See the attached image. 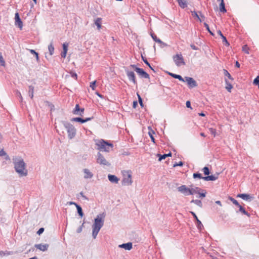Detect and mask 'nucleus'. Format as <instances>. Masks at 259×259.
Listing matches in <instances>:
<instances>
[{
    "label": "nucleus",
    "instance_id": "f257e3e1",
    "mask_svg": "<svg viewBox=\"0 0 259 259\" xmlns=\"http://www.w3.org/2000/svg\"><path fill=\"white\" fill-rule=\"evenodd\" d=\"M13 162L14 164V168L20 177L26 176L28 174L26 168V164L22 158L17 157L13 158Z\"/></svg>",
    "mask_w": 259,
    "mask_h": 259
},
{
    "label": "nucleus",
    "instance_id": "f03ea898",
    "mask_svg": "<svg viewBox=\"0 0 259 259\" xmlns=\"http://www.w3.org/2000/svg\"><path fill=\"white\" fill-rule=\"evenodd\" d=\"M96 145L98 146V149L101 151L109 152L110 149L113 147V145L112 143L104 140L99 141Z\"/></svg>",
    "mask_w": 259,
    "mask_h": 259
},
{
    "label": "nucleus",
    "instance_id": "7ed1b4c3",
    "mask_svg": "<svg viewBox=\"0 0 259 259\" xmlns=\"http://www.w3.org/2000/svg\"><path fill=\"white\" fill-rule=\"evenodd\" d=\"M62 124L67 130L69 139H72L74 138L76 135V131L74 126L67 121H62Z\"/></svg>",
    "mask_w": 259,
    "mask_h": 259
},
{
    "label": "nucleus",
    "instance_id": "20e7f679",
    "mask_svg": "<svg viewBox=\"0 0 259 259\" xmlns=\"http://www.w3.org/2000/svg\"><path fill=\"white\" fill-rule=\"evenodd\" d=\"M130 67L132 68L141 78H149V75L143 69L137 67L136 65L131 64Z\"/></svg>",
    "mask_w": 259,
    "mask_h": 259
},
{
    "label": "nucleus",
    "instance_id": "39448f33",
    "mask_svg": "<svg viewBox=\"0 0 259 259\" xmlns=\"http://www.w3.org/2000/svg\"><path fill=\"white\" fill-rule=\"evenodd\" d=\"M97 163L103 165L110 166L111 164L108 162L104 156L100 152H98L97 155Z\"/></svg>",
    "mask_w": 259,
    "mask_h": 259
},
{
    "label": "nucleus",
    "instance_id": "423d86ee",
    "mask_svg": "<svg viewBox=\"0 0 259 259\" xmlns=\"http://www.w3.org/2000/svg\"><path fill=\"white\" fill-rule=\"evenodd\" d=\"M105 217V214L104 213L98 215L95 219L93 225L101 228L104 225V218Z\"/></svg>",
    "mask_w": 259,
    "mask_h": 259
},
{
    "label": "nucleus",
    "instance_id": "0eeeda50",
    "mask_svg": "<svg viewBox=\"0 0 259 259\" xmlns=\"http://www.w3.org/2000/svg\"><path fill=\"white\" fill-rule=\"evenodd\" d=\"M173 60L177 66H180L181 65H185L184 59L182 54H177L173 56Z\"/></svg>",
    "mask_w": 259,
    "mask_h": 259
},
{
    "label": "nucleus",
    "instance_id": "6e6552de",
    "mask_svg": "<svg viewBox=\"0 0 259 259\" xmlns=\"http://www.w3.org/2000/svg\"><path fill=\"white\" fill-rule=\"evenodd\" d=\"M127 177H124L122 180V184L123 185L129 186L132 185L133 181L132 180L131 171L130 170L127 171Z\"/></svg>",
    "mask_w": 259,
    "mask_h": 259
},
{
    "label": "nucleus",
    "instance_id": "1a4fd4ad",
    "mask_svg": "<svg viewBox=\"0 0 259 259\" xmlns=\"http://www.w3.org/2000/svg\"><path fill=\"white\" fill-rule=\"evenodd\" d=\"M184 80L187 82L188 85L190 88H193L197 86L196 81L190 77H185Z\"/></svg>",
    "mask_w": 259,
    "mask_h": 259
},
{
    "label": "nucleus",
    "instance_id": "9d476101",
    "mask_svg": "<svg viewBox=\"0 0 259 259\" xmlns=\"http://www.w3.org/2000/svg\"><path fill=\"white\" fill-rule=\"evenodd\" d=\"M125 71L128 79L134 84H137L135 73L133 71H130L127 68H125Z\"/></svg>",
    "mask_w": 259,
    "mask_h": 259
},
{
    "label": "nucleus",
    "instance_id": "9b49d317",
    "mask_svg": "<svg viewBox=\"0 0 259 259\" xmlns=\"http://www.w3.org/2000/svg\"><path fill=\"white\" fill-rule=\"evenodd\" d=\"M84 109L83 108H80L78 104H76L74 109L72 111V113L74 115L83 116Z\"/></svg>",
    "mask_w": 259,
    "mask_h": 259
},
{
    "label": "nucleus",
    "instance_id": "f8f14e48",
    "mask_svg": "<svg viewBox=\"0 0 259 259\" xmlns=\"http://www.w3.org/2000/svg\"><path fill=\"white\" fill-rule=\"evenodd\" d=\"M178 190L186 196L190 195V188H188L186 185H182L179 187L178 188Z\"/></svg>",
    "mask_w": 259,
    "mask_h": 259
},
{
    "label": "nucleus",
    "instance_id": "ddd939ff",
    "mask_svg": "<svg viewBox=\"0 0 259 259\" xmlns=\"http://www.w3.org/2000/svg\"><path fill=\"white\" fill-rule=\"evenodd\" d=\"M190 213L193 216L195 220V221H196V226H197V228L199 230H201L202 229V228H203V226L202 223L198 219V218H197V215H196V214H195V212H194L193 211H190Z\"/></svg>",
    "mask_w": 259,
    "mask_h": 259
},
{
    "label": "nucleus",
    "instance_id": "4468645a",
    "mask_svg": "<svg viewBox=\"0 0 259 259\" xmlns=\"http://www.w3.org/2000/svg\"><path fill=\"white\" fill-rule=\"evenodd\" d=\"M15 25L18 26V27L20 28V29H22V26H23V23L20 18L19 14L18 13H15Z\"/></svg>",
    "mask_w": 259,
    "mask_h": 259
},
{
    "label": "nucleus",
    "instance_id": "2eb2a0df",
    "mask_svg": "<svg viewBox=\"0 0 259 259\" xmlns=\"http://www.w3.org/2000/svg\"><path fill=\"white\" fill-rule=\"evenodd\" d=\"M151 36L152 37L153 39L156 42L160 44V47L163 48L164 47L166 46V44L163 41H162L159 38H157L156 35L153 33H151Z\"/></svg>",
    "mask_w": 259,
    "mask_h": 259
},
{
    "label": "nucleus",
    "instance_id": "dca6fc26",
    "mask_svg": "<svg viewBox=\"0 0 259 259\" xmlns=\"http://www.w3.org/2000/svg\"><path fill=\"white\" fill-rule=\"evenodd\" d=\"M49 245L48 244H37L35 245V247L37 249L42 251H45L48 250Z\"/></svg>",
    "mask_w": 259,
    "mask_h": 259
},
{
    "label": "nucleus",
    "instance_id": "f3484780",
    "mask_svg": "<svg viewBox=\"0 0 259 259\" xmlns=\"http://www.w3.org/2000/svg\"><path fill=\"white\" fill-rule=\"evenodd\" d=\"M133 244L132 242H127L126 243H123L122 244L119 245L118 247L120 248H122L125 249V250H130L132 248Z\"/></svg>",
    "mask_w": 259,
    "mask_h": 259
},
{
    "label": "nucleus",
    "instance_id": "a211bd4d",
    "mask_svg": "<svg viewBox=\"0 0 259 259\" xmlns=\"http://www.w3.org/2000/svg\"><path fill=\"white\" fill-rule=\"evenodd\" d=\"M109 180L113 183L117 184L119 179L115 175H109L108 176Z\"/></svg>",
    "mask_w": 259,
    "mask_h": 259
},
{
    "label": "nucleus",
    "instance_id": "6ab92c4d",
    "mask_svg": "<svg viewBox=\"0 0 259 259\" xmlns=\"http://www.w3.org/2000/svg\"><path fill=\"white\" fill-rule=\"evenodd\" d=\"M92 228H93V233H92V236H93V237L95 239L99 232V231L101 229V228L100 227H98L97 226H95L94 225H93L92 226Z\"/></svg>",
    "mask_w": 259,
    "mask_h": 259
},
{
    "label": "nucleus",
    "instance_id": "aec40b11",
    "mask_svg": "<svg viewBox=\"0 0 259 259\" xmlns=\"http://www.w3.org/2000/svg\"><path fill=\"white\" fill-rule=\"evenodd\" d=\"M237 197H240L243 200H251L252 197L250 196V195L247 194H239L237 195Z\"/></svg>",
    "mask_w": 259,
    "mask_h": 259
},
{
    "label": "nucleus",
    "instance_id": "412c9836",
    "mask_svg": "<svg viewBox=\"0 0 259 259\" xmlns=\"http://www.w3.org/2000/svg\"><path fill=\"white\" fill-rule=\"evenodd\" d=\"M83 172L85 174L84 176V179L92 178L93 177V174L88 169H83Z\"/></svg>",
    "mask_w": 259,
    "mask_h": 259
},
{
    "label": "nucleus",
    "instance_id": "4be33fe9",
    "mask_svg": "<svg viewBox=\"0 0 259 259\" xmlns=\"http://www.w3.org/2000/svg\"><path fill=\"white\" fill-rule=\"evenodd\" d=\"M217 33L219 35H220L221 36L223 39V42L224 43V44L227 46H229L230 44L228 40H227L226 37L224 36L223 33H222L221 31L219 30L217 31Z\"/></svg>",
    "mask_w": 259,
    "mask_h": 259
},
{
    "label": "nucleus",
    "instance_id": "5701e85b",
    "mask_svg": "<svg viewBox=\"0 0 259 259\" xmlns=\"http://www.w3.org/2000/svg\"><path fill=\"white\" fill-rule=\"evenodd\" d=\"M218 179V176H215L214 175H210L209 176L207 175V176L204 177L203 178V180L206 181H215Z\"/></svg>",
    "mask_w": 259,
    "mask_h": 259
},
{
    "label": "nucleus",
    "instance_id": "b1692460",
    "mask_svg": "<svg viewBox=\"0 0 259 259\" xmlns=\"http://www.w3.org/2000/svg\"><path fill=\"white\" fill-rule=\"evenodd\" d=\"M169 75L174 78L178 79L179 80L183 82H185L184 78H183L180 75L174 74L172 73H169Z\"/></svg>",
    "mask_w": 259,
    "mask_h": 259
},
{
    "label": "nucleus",
    "instance_id": "393cba45",
    "mask_svg": "<svg viewBox=\"0 0 259 259\" xmlns=\"http://www.w3.org/2000/svg\"><path fill=\"white\" fill-rule=\"evenodd\" d=\"M220 11L223 13H225L227 12V10L225 8V4L224 0L221 1V3L220 4Z\"/></svg>",
    "mask_w": 259,
    "mask_h": 259
},
{
    "label": "nucleus",
    "instance_id": "a878e982",
    "mask_svg": "<svg viewBox=\"0 0 259 259\" xmlns=\"http://www.w3.org/2000/svg\"><path fill=\"white\" fill-rule=\"evenodd\" d=\"M181 8L184 9L187 7V3L186 0H177Z\"/></svg>",
    "mask_w": 259,
    "mask_h": 259
},
{
    "label": "nucleus",
    "instance_id": "bb28decb",
    "mask_svg": "<svg viewBox=\"0 0 259 259\" xmlns=\"http://www.w3.org/2000/svg\"><path fill=\"white\" fill-rule=\"evenodd\" d=\"M201 189L199 187H194L190 188V194L193 195L199 193V191H201Z\"/></svg>",
    "mask_w": 259,
    "mask_h": 259
},
{
    "label": "nucleus",
    "instance_id": "cd10ccee",
    "mask_svg": "<svg viewBox=\"0 0 259 259\" xmlns=\"http://www.w3.org/2000/svg\"><path fill=\"white\" fill-rule=\"evenodd\" d=\"M238 207H239V211L241 212L242 213L247 215L248 217H250V214L248 212H247L242 206L239 205V206H238ZM236 212H238V211H237Z\"/></svg>",
    "mask_w": 259,
    "mask_h": 259
},
{
    "label": "nucleus",
    "instance_id": "c85d7f7f",
    "mask_svg": "<svg viewBox=\"0 0 259 259\" xmlns=\"http://www.w3.org/2000/svg\"><path fill=\"white\" fill-rule=\"evenodd\" d=\"M28 89H29V90H28L29 96L30 97V98L31 99H32L33 98V93H34V87L32 85H29L28 87Z\"/></svg>",
    "mask_w": 259,
    "mask_h": 259
},
{
    "label": "nucleus",
    "instance_id": "c756f323",
    "mask_svg": "<svg viewBox=\"0 0 259 259\" xmlns=\"http://www.w3.org/2000/svg\"><path fill=\"white\" fill-rule=\"evenodd\" d=\"M171 156V152H169L167 154H164L163 155H160L159 154H157V156L159 157V159H158L159 161H161L162 159H165L166 157H167L168 156Z\"/></svg>",
    "mask_w": 259,
    "mask_h": 259
},
{
    "label": "nucleus",
    "instance_id": "7c9ffc66",
    "mask_svg": "<svg viewBox=\"0 0 259 259\" xmlns=\"http://www.w3.org/2000/svg\"><path fill=\"white\" fill-rule=\"evenodd\" d=\"M101 21L102 19L100 18H98L95 20L94 23L99 30L101 28Z\"/></svg>",
    "mask_w": 259,
    "mask_h": 259
},
{
    "label": "nucleus",
    "instance_id": "2f4dec72",
    "mask_svg": "<svg viewBox=\"0 0 259 259\" xmlns=\"http://www.w3.org/2000/svg\"><path fill=\"white\" fill-rule=\"evenodd\" d=\"M198 194V198H204L206 196V191L205 190H203L201 189V191H199V193H197Z\"/></svg>",
    "mask_w": 259,
    "mask_h": 259
},
{
    "label": "nucleus",
    "instance_id": "473e14b6",
    "mask_svg": "<svg viewBox=\"0 0 259 259\" xmlns=\"http://www.w3.org/2000/svg\"><path fill=\"white\" fill-rule=\"evenodd\" d=\"M225 83L226 84V89L228 92H231V90L233 88L231 83H230L227 79H225Z\"/></svg>",
    "mask_w": 259,
    "mask_h": 259
},
{
    "label": "nucleus",
    "instance_id": "72a5a7b5",
    "mask_svg": "<svg viewBox=\"0 0 259 259\" xmlns=\"http://www.w3.org/2000/svg\"><path fill=\"white\" fill-rule=\"evenodd\" d=\"M76 209H77V213L78 214V215L80 217H82L83 215V211H82V208L78 204L76 206Z\"/></svg>",
    "mask_w": 259,
    "mask_h": 259
},
{
    "label": "nucleus",
    "instance_id": "f704fd0d",
    "mask_svg": "<svg viewBox=\"0 0 259 259\" xmlns=\"http://www.w3.org/2000/svg\"><path fill=\"white\" fill-rule=\"evenodd\" d=\"M191 203H195V204H196L197 205L199 206V207H202V202L201 201V200H197V199H196V200H194V199H192L191 201Z\"/></svg>",
    "mask_w": 259,
    "mask_h": 259
},
{
    "label": "nucleus",
    "instance_id": "c9c22d12",
    "mask_svg": "<svg viewBox=\"0 0 259 259\" xmlns=\"http://www.w3.org/2000/svg\"><path fill=\"white\" fill-rule=\"evenodd\" d=\"M71 121H75L80 122L81 123H83V119L78 117H73L71 119Z\"/></svg>",
    "mask_w": 259,
    "mask_h": 259
},
{
    "label": "nucleus",
    "instance_id": "e433bc0d",
    "mask_svg": "<svg viewBox=\"0 0 259 259\" xmlns=\"http://www.w3.org/2000/svg\"><path fill=\"white\" fill-rule=\"evenodd\" d=\"M48 50L50 53V55L51 56L53 54L54 51V47L53 45V43L51 42V44L48 46Z\"/></svg>",
    "mask_w": 259,
    "mask_h": 259
},
{
    "label": "nucleus",
    "instance_id": "4c0bfd02",
    "mask_svg": "<svg viewBox=\"0 0 259 259\" xmlns=\"http://www.w3.org/2000/svg\"><path fill=\"white\" fill-rule=\"evenodd\" d=\"M6 65L5 61L2 56V53L0 52V66L5 67Z\"/></svg>",
    "mask_w": 259,
    "mask_h": 259
},
{
    "label": "nucleus",
    "instance_id": "58836bf2",
    "mask_svg": "<svg viewBox=\"0 0 259 259\" xmlns=\"http://www.w3.org/2000/svg\"><path fill=\"white\" fill-rule=\"evenodd\" d=\"M142 59L144 61V62L151 69L153 70V68L150 65V63L148 62L146 58H145L143 55H141Z\"/></svg>",
    "mask_w": 259,
    "mask_h": 259
},
{
    "label": "nucleus",
    "instance_id": "ea45409f",
    "mask_svg": "<svg viewBox=\"0 0 259 259\" xmlns=\"http://www.w3.org/2000/svg\"><path fill=\"white\" fill-rule=\"evenodd\" d=\"M193 177L194 179H196V178H198V179H203V178L204 177H202V175L199 172H195V173H194L193 175Z\"/></svg>",
    "mask_w": 259,
    "mask_h": 259
},
{
    "label": "nucleus",
    "instance_id": "a19ab883",
    "mask_svg": "<svg viewBox=\"0 0 259 259\" xmlns=\"http://www.w3.org/2000/svg\"><path fill=\"white\" fill-rule=\"evenodd\" d=\"M29 51L32 54H34V56H35L37 61L39 62V59L38 57V54L34 50H29Z\"/></svg>",
    "mask_w": 259,
    "mask_h": 259
},
{
    "label": "nucleus",
    "instance_id": "79ce46f5",
    "mask_svg": "<svg viewBox=\"0 0 259 259\" xmlns=\"http://www.w3.org/2000/svg\"><path fill=\"white\" fill-rule=\"evenodd\" d=\"M202 171H203L204 175L206 176L210 174L209 169L207 166L204 167L202 169Z\"/></svg>",
    "mask_w": 259,
    "mask_h": 259
},
{
    "label": "nucleus",
    "instance_id": "37998d69",
    "mask_svg": "<svg viewBox=\"0 0 259 259\" xmlns=\"http://www.w3.org/2000/svg\"><path fill=\"white\" fill-rule=\"evenodd\" d=\"M191 12L192 15L193 16L196 17L200 22L202 21L201 18L199 17V16L198 15V13L196 11H191Z\"/></svg>",
    "mask_w": 259,
    "mask_h": 259
},
{
    "label": "nucleus",
    "instance_id": "c03bdc74",
    "mask_svg": "<svg viewBox=\"0 0 259 259\" xmlns=\"http://www.w3.org/2000/svg\"><path fill=\"white\" fill-rule=\"evenodd\" d=\"M155 133L153 130H151L149 131V135L151 138V141L154 143H155V139L153 136V134H154Z\"/></svg>",
    "mask_w": 259,
    "mask_h": 259
},
{
    "label": "nucleus",
    "instance_id": "a18cd8bd",
    "mask_svg": "<svg viewBox=\"0 0 259 259\" xmlns=\"http://www.w3.org/2000/svg\"><path fill=\"white\" fill-rule=\"evenodd\" d=\"M223 71L225 76H227L228 78L231 80H233V78L232 77L231 75L227 70L224 69Z\"/></svg>",
    "mask_w": 259,
    "mask_h": 259
},
{
    "label": "nucleus",
    "instance_id": "49530a36",
    "mask_svg": "<svg viewBox=\"0 0 259 259\" xmlns=\"http://www.w3.org/2000/svg\"><path fill=\"white\" fill-rule=\"evenodd\" d=\"M204 26L206 28V30L208 31V32L211 35H214L213 33L209 29V25L206 23H204Z\"/></svg>",
    "mask_w": 259,
    "mask_h": 259
},
{
    "label": "nucleus",
    "instance_id": "de8ad7c7",
    "mask_svg": "<svg viewBox=\"0 0 259 259\" xmlns=\"http://www.w3.org/2000/svg\"><path fill=\"white\" fill-rule=\"evenodd\" d=\"M229 200H230L233 202V203L234 204H235V205H236V206H239V205H240V204H239V203H238V202L236 200H235L234 198H233V197H229Z\"/></svg>",
    "mask_w": 259,
    "mask_h": 259
},
{
    "label": "nucleus",
    "instance_id": "09e8293b",
    "mask_svg": "<svg viewBox=\"0 0 259 259\" xmlns=\"http://www.w3.org/2000/svg\"><path fill=\"white\" fill-rule=\"evenodd\" d=\"M137 96H138V101H139V102L140 104V106L141 107H143L144 106V104L143 103V100H142V99L141 98V97L140 96V95L137 93Z\"/></svg>",
    "mask_w": 259,
    "mask_h": 259
},
{
    "label": "nucleus",
    "instance_id": "8fccbe9b",
    "mask_svg": "<svg viewBox=\"0 0 259 259\" xmlns=\"http://www.w3.org/2000/svg\"><path fill=\"white\" fill-rule=\"evenodd\" d=\"M16 95L20 98V101L22 102V100H23V98H22L21 93L19 91H18V90L16 91Z\"/></svg>",
    "mask_w": 259,
    "mask_h": 259
},
{
    "label": "nucleus",
    "instance_id": "3c124183",
    "mask_svg": "<svg viewBox=\"0 0 259 259\" xmlns=\"http://www.w3.org/2000/svg\"><path fill=\"white\" fill-rule=\"evenodd\" d=\"M248 50L249 49L247 45H244L242 47V51L247 54H249Z\"/></svg>",
    "mask_w": 259,
    "mask_h": 259
},
{
    "label": "nucleus",
    "instance_id": "603ef678",
    "mask_svg": "<svg viewBox=\"0 0 259 259\" xmlns=\"http://www.w3.org/2000/svg\"><path fill=\"white\" fill-rule=\"evenodd\" d=\"M253 83L254 85H259V76H257L255 79L253 80Z\"/></svg>",
    "mask_w": 259,
    "mask_h": 259
},
{
    "label": "nucleus",
    "instance_id": "864d4df0",
    "mask_svg": "<svg viewBox=\"0 0 259 259\" xmlns=\"http://www.w3.org/2000/svg\"><path fill=\"white\" fill-rule=\"evenodd\" d=\"M96 81L95 80L92 82H91V84H90V87L92 88V90H95V88H96Z\"/></svg>",
    "mask_w": 259,
    "mask_h": 259
},
{
    "label": "nucleus",
    "instance_id": "5fc2aeb1",
    "mask_svg": "<svg viewBox=\"0 0 259 259\" xmlns=\"http://www.w3.org/2000/svg\"><path fill=\"white\" fill-rule=\"evenodd\" d=\"M184 164V163L182 161H180L179 163L176 162L173 165V167H175L177 166H182Z\"/></svg>",
    "mask_w": 259,
    "mask_h": 259
},
{
    "label": "nucleus",
    "instance_id": "6e6d98bb",
    "mask_svg": "<svg viewBox=\"0 0 259 259\" xmlns=\"http://www.w3.org/2000/svg\"><path fill=\"white\" fill-rule=\"evenodd\" d=\"M209 130L210 133L215 137V135H216V130L212 128H210L209 129Z\"/></svg>",
    "mask_w": 259,
    "mask_h": 259
},
{
    "label": "nucleus",
    "instance_id": "4d7b16f0",
    "mask_svg": "<svg viewBox=\"0 0 259 259\" xmlns=\"http://www.w3.org/2000/svg\"><path fill=\"white\" fill-rule=\"evenodd\" d=\"M44 228H40L39 229V230L37 232V234L39 235L41 234L44 232Z\"/></svg>",
    "mask_w": 259,
    "mask_h": 259
},
{
    "label": "nucleus",
    "instance_id": "13d9d810",
    "mask_svg": "<svg viewBox=\"0 0 259 259\" xmlns=\"http://www.w3.org/2000/svg\"><path fill=\"white\" fill-rule=\"evenodd\" d=\"M67 48H68V44L64 43L63 44V51H65L67 52Z\"/></svg>",
    "mask_w": 259,
    "mask_h": 259
},
{
    "label": "nucleus",
    "instance_id": "bf43d9fd",
    "mask_svg": "<svg viewBox=\"0 0 259 259\" xmlns=\"http://www.w3.org/2000/svg\"><path fill=\"white\" fill-rule=\"evenodd\" d=\"M191 48L194 50H198L199 48L193 44L190 45Z\"/></svg>",
    "mask_w": 259,
    "mask_h": 259
},
{
    "label": "nucleus",
    "instance_id": "052dcab7",
    "mask_svg": "<svg viewBox=\"0 0 259 259\" xmlns=\"http://www.w3.org/2000/svg\"><path fill=\"white\" fill-rule=\"evenodd\" d=\"M80 195L84 199L87 200H89L87 196H85V195H84V194H83L82 192H81L80 193Z\"/></svg>",
    "mask_w": 259,
    "mask_h": 259
},
{
    "label": "nucleus",
    "instance_id": "680f3d73",
    "mask_svg": "<svg viewBox=\"0 0 259 259\" xmlns=\"http://www.w3.org/2000/svg\"><path fill=\"white\" fill-rule=\"evenodd\" d=\"M7 155V154H6V152L4 150H1L0 151V156H5V155Z\"/></svg>",
    "mask_w": 259,
    "mask_h": 259
},
{
    "label": "nucleus",
    "instance_id": "e2e57ef3",
    "mask_svg": "<svg viewBox=\"0 0 259 259\" xmlns=\"http://www.w3.org/2000/svg\"><path fill=\"white\" fill-rule=\"evenodd\" d=\"M66 54H67V52L66 51H63V52H62V53L61 54V57H63V58H65V57L66 56Z\"/></svg>",
    "mask_w": 259,
    "mask_h": 259
},
{
    "label": "nucleus",
    "instance_id": "0e129e2a",
    "mask_svg": "<svg viewBox=\"0 0 259 259\" xmlns=\"http://www.w3.org/2000/svg\"><path fill=\"white\" fill-rule=\"evenodd\" d=\"M93 118V117H88V118H85V119H83V120H84V121H83V123H85V122H87V121H90V120H91Z\"/></svg>",
    "mask_w": 259,
    "mask_h": 259
},
{
    "label": "nucleus",
    "instance_id": "69168bd1",
    "mask_svg": "<svg viewBox=\"0 0 259 259\" xmlns=\"http://www.w3.org/2000/svg\"><path fill=\"white\" fill-rule=\"evenodd\" d=\"M186 107H187V108H191V102H190V101H187L186 102Z\"/></svg>",
    "mask_w": 259,
    "mask_h": 259
},
{
    "label": "nucleus",
    "instance_id": "338daca9",
    "mask_svg": "<svg viewBox=\"0 0 259 259\" xmlns=\"http://www.w3.org/2000/svg\"><path fill=\"white\" fill-rule=\"evenodd\" d=\"M67 204H68L69 205H74L75 206H76L78 205L75 202H72V201L68 202Z\"/></svg>",
    "mask_w": 259,
    "mask_h": 259
},
{
    "label": "nucleus",
    "instance_id": "774afa93",
    "mask_svg": "<svg viewBox=\"0 0 259 259\" xmlns=\"http://www.w3.org/2000/svg\"><path fill=\"white\" fill-rule=\"evenodd\" d=\"M82 226H80L76 230L77 233H79L82 231Z\"/></svg>",
    "mask_w": 259,
    "mask_h": 259
}]
</instances>
